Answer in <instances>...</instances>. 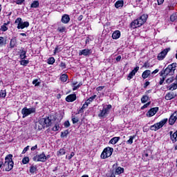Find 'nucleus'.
<instances>
[{"instance_id":"36","label":"nucleus","mask_w":177,"mask_h":177,"mask_svg":"<svg viewBox=\"0 0 177 177\" xmlns=\"http://www.w3.org/2000/svg\"><path fill=\"white\" fill-rule=\"evenodd\" d=\"M61 81H62V82H66V81H67V75H62L61 77Z\"/></svg>"},{"instance_id":"17","label":"nucleus","mask_w":177,"mask_h":177,"mask_svg":"<svg viewBox=\"0 0 177 177\" xmlns=\"http://www.w3.org/2000/svg\"><path fill=\"white\" fill-rule=\"evenodd\" d=\"M37 161L45 162L46 161V156L44 153H41L37 156Z\"/></svg>"},{"instance_id":"48","label":"nucleus","mask_w":177,"mask_h":177,"mask_svg":"<svg viewBox=\"0 0 177 177\" xmlns=\"http://www.w3.org/2000/svg\"><path fill=\"white\" fill-rule=\"evenodd\" d=\"M74 156H75V153H74V152H71L70 156H66V158H68V160H71V158H73V157H74Z\"/></svg>"},{"instance_id":"27","label":"nucleus","mask_w":177,"mask_h":177,"mask_svg":"<svg viewBox=\"0 0 177 177\" xmlns=\"http://www.w3.org/2000/svg\"><path fill=\"white\" fill-rule=\"evenodd\" d=\"M16 44H17L16 39H12L10 43V47L11 48H13L15 46H16Z\"/></svg>"},{"instance_id":"53","label":"nucleus","mask_w":177,"mask_h":177,"mask_svg":"<svg viewBox=\"0 0 177 177\" xmlns=\"http://www.w3.org/2000/svg\"><path fill=\"white\" fill-rule=\"evenodd\" d=\"M81 85H82V84L80 83L77 86H74L73 91H77V89H78V88H80V86H81Z\"/></svg>"},{"instance_id":"44","label":"nucleus","mask_w":177,"mask_h":177,"mask_svg":"<svg viewBox=\"0 0 177 177\" xmlns=\"http://www.w3.org/2000/svg\"><path fill=\"white\" fill-rule=\"evenodd\" d=\"M162 77L160 78V80L159 82L160 85H162V84H164V81H165V78H167V77H165L164 75Z\"/></svg>"},{"instance_id":"2","label":"nucleus","mask_w":177,"mask_h":177,"mask_svg":"<svg viewBox=\"0 0 177 177\" xmlns=\"http://www.w3.org/2000/svg\"><path fill=\"white\" fill-rule=\"evenodd\" d=\"M147 17H148L147 15H145V14L142 15V16L138 17L137 19L133 21L131 23V27H132L133 28H136V27H140L143 26V24L147 21Z\"/></svg>"},{"instance_id":"6","label":"nucleus","mask_w":177,"mask_h":177,"mask_svg":"<svg viewBox=\"0 0 177 177\" xmlns=\"http://www.w3.org/2000/svg\"><path fill=\"white\" fill-rule=\"evenodd\" d=\"M37 124L40 125L39 126V129H42V128H47V127H50V120L49 118H41Z\"/></svg>"},{"instance_id":"49","label":"nucleus","mask_w":177,"mask_h":177,"mask_svg":"<svg viewBox=\"0 0 177 177\" xmlns=\"http://www.w3.org/2000/svg\"><path fill=\"white\" fill-rule=\"evenodd\" d=\"M28 149H30V146L25 147L22 151V154H26V152L28 151Z\"/></svg>"},{"instance_id":"32","label":"nucleus","mask_w":177,"mask_h":177,"mask_svg":"<svg viewBox=\"0 0 177 177\" xmlns=\"http://www.w3.org/2000/svg\"><path fill=\"white\" fill-rule=\"evenodd\" d=\"M57 31H59V32H66V27L64 26L58 27Z\"/></svg>"},{"instance_id":"22","label":"nucleus","mask_w":177,"mask_h":177,"mask_svg":"<svg viewBox=\"0 0 177 177\" xmlns=\"http://www.w3.org/2000/svg\"><path fill=\"white\" fill-rule=\"evenodd\" d=\"M118 140H120V137H113L110 141L111 145H115Z\"/></svg>"},{"instance_id":"30","label":"nucleus","mask_w":177,"mask_h":177,"mask_svg":"<svg viewBox=\"0 0 177 177\" xmlns=\"http://www.w3.org/2000/svg\"><path fill=\"white\" fill-rule=\"evenodd\" d=\"M175 89H177V83L171 84L169 88V91H175Z\"/></svg>"},{"instance_id":"45","label":"nucleus","mask_w":177,"mask_h":177,"mask_svg":"<svg viewBox=\"0 0 177 177\" xmlns=\"http://www.w3.org/2000/svg\"><path fill=\"white\" fill-rule=\"evenodd\" d=\"M139 71V66H136L131 73L135 75Z\"/></svg>"},{"instance_id":"47","label":"nucleus","mask_w":177,"mask_h":177,"mask_svg":"<svg viewBox=\"0 0 177 177\" xmlns=\"http://www.w3.org/2000/svg\"><path fill=\"white\" fill-rule=\"evenodd\" d=\"M133 74L131 72L128 76H127V80L128 81H131V80H132V78H133Z\"/></svg>"},{"instance_id":"7","label":"nucleus","mask_w":177,"mask_h":177,"mask_svg":"<svg viewBox=\"0 0 177 177\" xmlns=\"http://www.w3.org/2000/svg\"><path fill=\"white\" fill-rule=\"evenodd\" d=\"M113 151H114V149L110 147L105 148L101 154V158H108V157L111 156V154H113Z\"/></svg>"},{"instance_id":"31","label":"nucleus","mask_w":177,"mask_h":177,"mask_svg":"<svg viewBox=\"0 0 177 177\" xmlns=\"http://www.w3.org/2000/svg\"><path fill=\"white\" fill-rule=\"evenodd\" d=\"M29 171L30 174H34L37 171V166H31Z\"/></svg>"},{"instance_id":"43","label":"nucleus","mask_w":177,"mask_h":177,"mask_svg":"<svg viewBox=\"0 0 177 177\" xmlns=\"http://www.w3.org/2000/svg\"><path fill=\"white\" fill-rule=\"evenodd\" d=\"M151 104V102H149L147 104H144L142 107L141 109L143 110L145 109H147V107H149V105Z\"/></svg>"},{"instance_id":"60","label":"nucleus","mask_w":177,"mask_h":177,"mask_svg":"<svg viewBox=\"0 0 177 177\" xmlns=\"http://www.w3.org/2000/svg\"><path fill=\"white\" fill-rule=\"evenodd\" d=\"M164 3V0H158V5H162Z\"/></svg>"},{"instance_id":"14","label":"nucleus","mask_w":177,"mask_h":177,"mask_svg":"<svg viewBox=\"0 0 177 177\" xmlns=\"http://www.w3.org/2000/svg\"><path fill=\"white\" fill-rule=\"evenodd\" d=\"M176 97V94L174 92H169L167 94H166L165 99L166 100H171V99H175Z\"/></svg>"},{"instance_id":"55","label":"nucleus","mask_w":177,"mask_h":177,"mask_svg":"<svg viewBox=\"0 0 177 177\" xmlns=\"http://www.w3.org/2000/svg\"><path fill=\"white\" fill-rule=\"evenodd\" d=\"M88 106H89V104L86 102L83 104V106H82V109H83V110H84V109H86V107H88Z\"/></svg>"},{"instance_id":"12","label":"nucleus","mask_w":177,"mask_h":177,"mask_svg":"<svg viewBox=\"0 0 177 177\" xmlns=\"http://www.w3.org/2000/svg\"><path fill=\"white\" fill-rule=\"evenodd\" d=\"M157 111H158V107L151 108L147 113V117H153V115H156V114H157Z\"/></svg>"},{"instance_id":"13","label":"nucleus","mask_w":177,"mask_h":177,"mask_svg":"<svg viewBox=\"0 0 177 177\" xmlns=\"http://www.w3.org/2000/svg\"><path fill=\"white\" fill-rule=\"evenodd\" d=\"M92 53V50L91 49H84V50H80L79 51V56H89Z\"/></svg>"},{"instance_id":"10","label":"nucleus","mask_w":177,"mask_h":177,"mask_svg":"<svg viewBox=\"0 0 177 177\" xmlns=\"http://www.w3.org/2000/svg\"><path fill=\"white\" fill-rule=\"evenodd\" d=\"M169 50H171V48H167L163 50L162 52H160L158 55V60H164V59H165V56H167Z\"/></svg>"},{"instance_id":"18","label":"nucleus","mask_w":177,"mask_h":177,"mask_svg":"<svg viewBox=\"0 0 177 177\" xmlns=\"http://www.w3.org/2000/svg\"><path fill=\"white\" fill-rule=\"evenodd\" d=\"M121 37V32L120 30H115L113 35H112V38L113 39H118Z\"/></svg>"},{"instance_id":"15","label":"nucleus","mask_w":177,"mask_h":177,"mask_svg":"<svg viewBox=\"0 0 177 177\" xmlns=\"http://www.w3.org/2000/svg\"><path fill=\"white\" fill-rule=\"evenodd\" d=\"M66 102H71L77 100V95L75 94H71L66 97Z\"/></svg>"},{"instance_id":"57","label":"nucleus","mask_w":177,"mask_h":177,"mask_svg":"<svg viewBox=\"0 0 177 177\" xmlns=\"http://www.w3.org/2000/svg\"><path fill=\"white\" fill-rule=\"evenodd\" d=\"M37 82H38L37 80H35L32 81V84L33 85H35V86H38V85H39V84H38Z\"/></svg>"},{"instance_id":"58","label":"nucleus","mask_w":177,"mask_h":177,"mask_svg":"<svg viewBox=\"0 0 177 177\" xmlns=\"http://www.w3.org/2000/svg\"><path fill=\"white\" fill-rule=\"evenodd\" d=\"M160 71L159 69H156L155 71H153V72H151V75H154V74H157V73H158Z\"/></svg>"},{"instance_id":"24","label":"nucleus","mask_w":177,"mask_h":177,"mask_svg":"<svg viewBox=\"0 0 177 177\" xmlns=\"http://www.w3.org/2000/svg\"><path fill=\"white\" fill-rule=\"evenodd\" d=\"M57 154L59 157H60V156H64V154H66V149H59V151H57Z\"/></svg>"},{"instance_id":"34","label":"nucleus","mask_w":177,"mask_h":177,"mask_svg":"<svg viewBox=\"0 0 177 177\" xmlns=\"http://www.w3.org/2000/svg\"><path fill=\"white\" fill-rule=\"evenodd\" d=\"M68 135V130H66L61 133V138H66Z\"/></svg>"},{"instance_id":"29","label":"nucleus","mask_w":177,"mask_h":177,"mask_svg":"<svg viewBox=\"0 0 177 177\" xmlns=\"http://www.w3.org/2000/svg\"><path fill=\"white\" fill-rule=\"evenodd\" d=\"M95 99H96V95H94L90 97L86 100V102H87L88 104H91V102H93V100H95Z\"/></svg>"},{"instance_id":"42","label":"nucleus","mask_w":177,"mask_h":177,"mask_svg":"<svg viewBox=\"0 0 177 177\" xmlns=\"http://www.w3.org/2000/svg\"><path fill=\"white\" fill-rule=\"evenodd\" d=\"M171 82H174V77L167 79L166 84H171Z\"/></svg>"},{"instance_id":"37","label":"nucleus","mask_w":177,"mask_h":177,"mask_svg":"<svg viewBox=\"0 0 177 177\" xmlns=\"http://www.w3.org/2000/svg\"><path fill=\"white\" fill-rule=\"evenodd\" d=\"M6 97V91L1 90L0 91V97Z\"/></svg>"},{"instance_id":"56","label":"nucleus","mask_w":177,"mask_h":177,"mask_svg":"<svg viewBox=\"0 0 177 177\" xmlns=\"http://www.w3.org/2000/svg\"><path fill=\"white\" fill-rule=\"evenodd\" d=\"M59 66L63 70L64 68H66V64L64 62H61Z\"/></svg>"},{"instance_id":"39","label":"nucleus","mask_w":177,"mask_h":177,"mask_svg":"<svg viewBox=\"0 0 177 177\" xmlns=\"http://www.w3.org/2000/svg\"><path fill=\"white\" fill-rule=\"evenodd\" d=\"M26 51L22 50L21 52V54H20V58L21 59H26L27 57V56L26 55Z\"/></svg>"},{"instance_id":"54","label":"nucleus","mask_w":177,"mask_h":177,"mask_svg":"<svg viewBox=\"0 0 177 177\" xmlns=\"http://www.w3.org/2000/svg\"><path fill=\"white\" fill-rule=\"evenodd\" d=\"M64 127H65V128H68V127H70V122L69 121H66L64 122Z\"/></svg>"},{"instance_id":"38","label":"nucleus","mask_w":177,"mask_h":177,"mask_svg":"<svg viewBox=\"0 0 177 177\" xmlns=\"http://www.w3.org/2000/svg\"><path fill=\"white\" fill-rule=\"evenodd\" d=\"M22 162L24 164H28L30 162V158L28 157H25L22 159Z\"/></svg>"},{"instance_id":"50","label":"nucleus","mask_w":177,"mask_h":177,"mask_svg":"<svg viewBox=\"0 0 177 177\" xmlns=\"http://www.w3.org/2000/svg\"><path fill=\"white\" fill-rule=\"evenodd\" d=\"M1 31H8V27H6V26H5V25H3L1 27Z\"/></svg>"},{"instance_id":"4","label":"nucleus","mask_w":177,"mask_h":177,"mask_svg":"<svg viewBox=\"0 0 177 177\" xmlns=\"http://www.w3.org/2000/svg\"><path fill=\"white\" fill-rule=\"evenodd\" d=\"M167 121L168 118H165L160 122L154 124L153 125L150 127L151 131H158V129H160V128H162V127H164V125L167 124Z\"/></svg>"},{"instance_id":"28","label":"nucleus","mask_w":177,"mask_h":177,"mask_svg":"<svg viewBox=\"0 0 177 177\" xmlns=\"http://www.w3.org/2000/svg\"><path fill=\"white\" fill-rule=\"evenodd\" d=\"M136 138V136H131L129 138V140L127 141V145H132L133 143V138Z\"/></svg>"},{"instance_id":"46","label":"nucleus","mask_w":177,"mask_h":177,"mask_svg":"<svg viewBox=\"0 0 177 177\" xmlns=\"http://www.w3.org/2000/svg\"><path fill=\"white\" fill-rule=\"evenodd\" d=\"M59 129H60V127L59 126V124H55V127L53 128V131L56 132V131H59Z\"/></svg>"},{"instance_id":"33","label":"nucleus","mask_w":177,"mask_h":177,"mask_svg":"<svg viewBox=\"0 0 177 177\" xmlns=\"http://www.w3.org/2000/svg\"><path fill=\"white\" fill-rule=\"evenodd\" d=\"M28 63H30V61L26 60V59H22V60L20 62V64H21V66H27V64H28Z\"/></svg>"},{"instance_id":"9","label":"nucleus","mask_w":177,"mask_h":177,"mask_svg":"<svg viewBox=\"0 0 177 177\" xmlns=\"http://www.w3.org/2000/svg\"><path fill=\"white\" fill-rule=\"evenodd\" d=\"M35 112V108H27L24 107L21 110V114L23 115V118H26V117H28L30 114H32Z\"/></svg>"},{"instance_id":"40","label":"nucleus","mask_w":177,"mask_h":177,"mask_svg":"<svg viewBox=\"0 0 177 177\" xmlns=\"http://www.w3.org/2000/svg\"><path fill=\"white\" fill-rule=\"evenodd\" d=\"M48 64H53V63H55V58L54 57H50L48 59Z\"/></svg>"},{"instance_id":"63","label":"nucleus","mask_w":177,"mask_h":177,"mask_svg":"<svg viewBox=\"0 0 177 177\" xmlns=\"http://www.w3.org/2000/svg\"><path fill=\"white\" fill-rule=\"evenodd\" d=\"M37 149H38V146L36 145L31 148V150L32 151H34V150H37Z\"/></svg>"},{"instance_id":"5","label":"nucleus","mask_w":177,"mask_h":177,"mask_svg":"<svg viewBox=\"0 0 177 177\" xmlns=\"http://www.w3.org/2000/svg\"><path fill=\"white\" fill-rule=\"evenodd\" d=\"M15 23V24H17V28H18V30H24V28H27V27H29L30 26V23L28 21L23 22L20 17L17 18Z\"/></svg>"},{"instance_id":"11","label":"nucleus","mask_w":177,"mask_h":177,"mask_svg":"<svg viewBox=\"0 0 177 177\" xmlns=\"http://www.w3.org/2000/svg\"><path fill=\"white\" fill-rule=\"evenodd\" d=\"M177 120V111L174 112L169 119V125H174L175 122H176Z\"/></svg>"},{"instance_id":"35","label":"nucleus","mask_w":177,"mask_h":177,"mask_svg":"<svg viewBox=\"0 0 177 177\" xmlns=\"http://www.w3.org/2000/svg\"><path fill=\"white\" fill-rule=\"evenodd\" d=\"M176 19H177L176 14H173L170 16V21L172 22L175 21V20H176Z\"/></svg>"},{"instance_id":"64","label":"nucleus","mask_w":177,"mask_h":177,"mask_svg":"<svg viewBox=\"0 0 177 177\" xmlns=\"http://www.w3.org/2000/svg\"><path fill=\"white\" fill-rule=\"evenodd\" d=\"M59 52H60V50H59L58 48H55V51H54V53H55V54L59 53Z\"/></svg>"},{"instance_id":"61","label":"nucleus","mask_w":177,"mask_h":177,"mask_svg":"<svg viewBox=\"0 0 177 177\" xmlns=\"http://www.w3.org/2000/svg\"><path fill=\"white\" fill-rule=\"evenodd\" d=\"M23 2H24V0H18L17 1V5H21V3H23Z\"/></svg>"},{"instance_id":"41","label":"nucleus","mask_w":177,"mask_h":177,"mask_svg":"<svg viewBox=\"0 0 177 177\" xmlns=\"http://www.w3.org/2000/svg\"><path fill=\"white\" fill-rule=\"evenodd\" d=\"M3 45H5V39L0 37V46H3Z\"/></svg>"},{"instance_id":"16","label":"nucleus","mask_w":177,"mask_h":177,"mask_svg":"<svg viewBox=\"0 0 177 177\" xmlns=\"http://www.w3.org/2000/svg\"><path fill=\"white\" fill-rule=\"evenodd\" d=\"M62 23H64V24H67L70 22V16L68 15H64L62 17L61 20Z\"/></svg>"},{"instance_id":"62","label":"nucleus","mask_w":177,"mask_h":177,"mask_svg":"<svg viewBox=\"0 0 177 177\" xmlns=\"http://www.w3.org/2000/svg\"><path fill=\"white\" fill-rule=\"evenodd\" d=\"M83 113H84V109L81 108L80 109H79L77 114H82Z\"/></svg>"},{"instance_id":"3","label":"nucleus","mask_w":177,"mask_h":177,"mask_svg":"<svg viewBox=\"0 0 177 177\" xmlns=\"http://www.w3.org/2000/svg\"><path fill=\"white\" fill-rule=\"evenodd\" d=\"M13 155L9 154L5 158V162L3 165V169L5 171H11V169H13V165L15 163L13 162Z\"/></svg>"},{"instance_id":"8","label":"nucleus","mask_w":177,"mask_h":177,"mask_svg":"<svg viewBox=\"0 0 177 177\" xmlns=\"http://www.w3.org/2000/svg\"><path fill=\"white\" fill-rule=\"evenodd\" d=\"M110 109H111V104L104 106L102 110H100L98 117L100 118H104V117H106V115L109 114V111H110Z\"/></svg>"},{"instance_id":"23","label":"nucleus","mask_w":177,"mask_h":177,"mask_svg":"<svg viewBox=\"0 0 177 177\" xmlns=\"http://www.w3.org/2000/svg\"><path fill=\"white\" fill-rule=\"evenodd\" d=\"M115 8H122V6H124V1H118L115 3Z\"/></svg>"},{"instance_id":"25","label":"nucleus","mask_w":177,"mask_h":177,"mask_svg":"<svg viewBox=\"0 0 177 177\" xmlns=\"http://www.w3.org/2000/svg\"><path fill=\"white\" fill-rule=\"evenodd\" d=\"M149 101V96L147 95H143L142 97H141V102L142 103H147V102Z\"/></svg>"},{"instance_id":"19","label":"nucleus","mask_w":177,"mask_h":177,"mask_svg":"<svg viewBox=\"0 0 177 177\" xmlns=\"http://www.w3.org/2000/svg\"><path fill=\"white\" fill-rule=\"evenodd\" d=\"M151 74V71L150 70H146L142 73V77L143 80H146L149 76Z\"/></svg>"},{"instance_id":"51","label":"nucleus","mask_w":177,"mask_h":177,"mask_svg":"<svg viewBox=\"0 0 177 177\" xmlns=\"http://www.w3.org/2000/svg\"><path fill=\"white\" fill-rule=\"evenodd\" d=\"M103 89H104V86H98L96 88V91H103Z\"/></svg>"},{"instance_id":"26","label":"nucleus","mask_w":177,"mask_h":177,"mask_svg":"<svg viewBox=\"0 0 177 177\" xmlns=\"http://www.w3.org/2000/svg\"><path fill=\"white\" fill-rule=\"evenodd\" d=\"M39 6V2L38 1H35L30 5V8H38Z\"/></svg>"},{"instance_id":"1","label":"nucleus","mask_w":177,"mask_h":177,"mask_svg":"<svg viewBox=\"0 0 177 177\" xmlns=\"http://www.w3.org/2000/svg\"><path fill=\"white\" fill-rule=\"evenodd\" d=\"M176 70V63H173L169 65L165 69H163L160 72V77H168V75H174L175 71Z\"/></svg>"},{"instance_id":"52","label":"nucleus","mask_w":177,"mask_h":177,"mask_svg":"<svg viewBox=\"0 0 177 177\" xmlns=\"http://www.w3.org/2000/svg\"><path fill=\"white\" fill-rule=\"evenodd\" d=\"M72 121H73V124H77V122H78V118H73Z\"/></svg>"},{"instance_id":"21","label":"nucleus","mask_w":177,"mask_h":177,"mask_svg":"<svg viewBox=\"0 0 177 177\" xmlns=\"http://www.w3.org/2000/svg\"><path fill=\"white\" fill-rule=\"evenodd\" d=\"M121 174H124V168H122L121 167H118L115 169V175H121Z\"/></svg>"},{"instance_id":"20","label":"nucleus","mask_w":177,"mask_h":177,"mask_svg":"<svg viewBox=\"0 0 177 177\" xmlns=\"http://www.w3.org/2000/svg\"><path fill=\"white\" fill-rule=\"evenodd\" d=\"M169 135H170V139L173 142V143H175L176 142V138H177V135L172 132V131H170L169 132Z\"/></svg>"},{"instance_id":"59","label":"nucleus","mask_w":177,"mask_h":177,"mask_svg":"<svg viewBox=\"0 0 177 177\" xmlns=\"http://www.w3.org/2000/svg\"><path fill=\"white\" fill-rule=\"evenodd\" d=\"M121 59H122L121 55H118V56L116 57L115 60H116V62H120V61H121Z\"/></svg>"}]
</instances>
